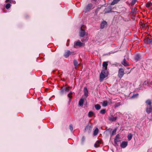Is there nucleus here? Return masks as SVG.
I'll use <instances>...</instances> for the list:
<instances>
[{
  "mask_svg": "<svg viewBox=\"0 0 152 152\" xmlns=\"http://www.w3.org/2000/svg\"><path fill=\"white\" fill-rule=\"evenodd\" d=\"M85 28L86 26L84 25H83L81 26L80 28V37H83L86 34V32L83 29Z\"/></svg>",
  "mask_w": 152,
  "mask_h": 152,
  "instance_id": "2",
  "label": "nucleus"
},
{
  "mask_svg": "<svg viewBox=\"0 0 152 152\" xmlns=\"http://www.w3.org/2000/svg\"><path fill=\"white\" fill-rule=\"evenodd\" d=\"M69 87H65L64 88H62L61 89V93L63 94H66L69 91Z\"/></svg>",
  "mask_w": 152,
  "mask_h": 152,
  "instance_id": "4",
  "label": "nucleus"
},
{
  "mask_svg": "<svg viewBox=\"0 0 152 152\" xmlns=\"http://www.w3.org/2000/svg\"><path fill=\"white\" fill-rule=\"evenodd\" d=\"M138 94H135L134 95L132 96V98H136L137 96L138 95Z\"/></svg>",
  "mask_w": 152,
  "mask_h": 152,
  "instance_id": "36",
  "label": "nucleus"
},
{
  "mask_svg": "<svg viewBox=\"0 0 152 152\" xmlns=\"http://www.w3.org/2000/svg\"><path fill=\"white\" fill-rule=\"evenodd\" d=\"M108 72L107 70L106 69H103L102 70L100 75L99 80L100 81H102L105 77L108 76Z\"/></svg>",
  "mask_w": 152,
  "mask_h": 152,
  "instance_id": "1",
  "label": "nucleus"
},
{
  "mask_svg": "<svg viewBox=\"0 0 152 152\" xmlns=\"http://www.w3.org/2000/svg\"><path fill=\"white\" fill-rule=\"evenodd\" d=\"M120 1V0H113L111 4V5H114L117 4Z\"/></svg>",
  "mask_w": 152,
  "mask_h": 152,
  "instance_id": "16",
  "label": "nucleus"
},
{
  "mask_svg": "<svg viewBox=\"0 0 152 152\" xmlns=\"http://www.w3.org/2000/svg\"><path fill=\"white\" fill-rule=\"evenodd\" d=\"M100 143V142L99 140H97L94 145V146L95 148H97L99 147V145Z\"/></svg>",
  "mask_w": 152,
  "mask_h": 152,
  "instance_id": "12",
  "label": "nucleus"
},
{
  "mask_svg": "<svg viewBox=\"0 0 152 152\" xmlns=\"http://www.w3.org/2000/svg\"><path fill=\"white\" fill-rule=\"evenodd\" d=\"M107 65L108 64L107 62H104L103 63L102 66L104 68V69H106L107 70Z\"/></svg>",
  "mask_w": 152,
  "mask_h": 152,
  "instance_id": "14",
  "label": "nucleus"
},
{
  "mask_svg": "<svg viewBox=\"0 0 152 152\" xmlns=\"http://www.w3.org/2000/svg\"><path fill=\"white\" fill-rule=\"evenodd\" d=\"M11 3H13L14 4H15L16 3V2L15 1H13V0H12Z\"/></svg>",
  "mask_w": 152,
  "mask_h": 152,
  "instance_id": "38",
  "label": "nucleus"
},
{
  "mask_svg": "<svg viewBox=\"0 0 152 152\" xmlns=\"http://www.w3.org/2000/svg\"><path fill=\"white\" fill-rule=\"evenodd\" d=\"M92 5L91 4H89L87 5L85 9L84 12H86L88 11L92 8Z\"/></svg>",
  "mask_w": 152,
  "mask_h": 152,
  "instance_id": "5",
  "label": "nucleus"
},
{
  "mask_svg": "<svg viewBox=\"0 0 152 152\" xmlns=\"http://www.w3.org/2000/svg\"><path fill=\"white\" fill-rule=\"evenodd\" d=\"M10 6H11L10 4L8 3V4H7L6 5L5 7L7 9H8L10 7Z\"/></svg>",
  "mask_w": 152,
  "mask_h": 152,
  "instance_id": "30",
  "label": "nucleus"
},
{
  "mask_svg": "<svg viewBox=\"0 0 152 152\" xmlns=\"http://www.w3.org/2000/svg\"><path fill=\"white\" fill-rule=\"evenodd\" d=\"M71 54V53L70 52L69 50H68L65 53L64 56L65 57L67 58Z\"/></svg>",
  "mask_w": 152,
  "mask_h": 152,
  "instance_id": "9",
  "label": "nucleus"
},
{
  "mask_svg": "<svg viewBox=\"0 0 152 152\" xmlns=\"http://www.w3.org/2000/svg\"><path fill=\"white\" fill-rule=\"evenodd\" d=\"M132 135L131 134H129L128 136V138L129 140H130L132 138Z\"/></svg>",
  "mask_w": 152,
  "mask_h": 152,
  "instance_id": "26",
  "label": "nucleus"
},
{
  "mask_svg": "<svg viewBox=\"0 0 152 152\" xmlns=\"http://www.w3.org/2000/svg\"><path fill=\"white\" fill-rule=\"evenodd\" d=\"M74 64L75 68L77 69L78 65V62L76 60H74Z\"/></svg>",
  "mask_w": 152,
  "mask_h": 152,
  "instance_id": "25",
  "label": "nucleus"
},
{
  "mask_svg": "<svg viewBox=\"0 0 152 152\" xmlns=\"http://www.w3.org/2000/svg\"><path fill=\"white\" fill-rule=\"evenodd\" d=\"M84 100L83 99V98H81L79 102V104L80 106H82L83 102H84Z\"/></svg>",
  "mask_w": 152,
  "mask_h": 152,
  "instance_id": "13",
  "label": "nucleus"
},
{
  "mask_svg": "<svg viewBox=\"0 0 152 152\" xmlns=\"http://www.w3.org/2000/svg\"><path fill=\"white\" fill-rule=\"evenodd\" d=\"M127 145V142H123L121 143V146L123 148H125Z\"/></svg>",
  "mask_w": 152,
  "mask_h": 152,
  "instance_id": "7",
  "label": "nucleus"
},
{
  "mask_svg": "<svg viewBox=\"0 0 152 152\" xmlns=\"http://www.w3.org/2000/svg\"><path fill=\"white\" fill-rule=\"evenodd\" d=\"M150 42H151V40L150 39H148V43Z\"/></svg>",
  "mask_w": 152,
  "mask_h": 152,
  "instance_id": "40",
  "label": "nucleus"
},
{
  "mask_svg": "<svg viewBox=\"0 0 152 152\" xmlns=\"http://www.w3.org/2000/svg\"><path fill=\"white\" fill-rule=\"evenodd\" d=\"M150 84H151V85H152V81L151 82V83H150Z\"/></svg>",
  "mask_w": 152,
  "mask_h": 152,
  "instance_id": "41",
  "label": "nucleus"
},
{
  "mask_svg": "<svg viewBox=\"0 0 152 152\" xmlns=\"http://www.w3.org/2000/svg\"><path fill=\"white\" fill-rule=\"evenodd\" d=\"M85 140V137H83L82 138V141H83Z\"/></svg>",
  "mask_w": 152,
  "mask_h": 152,
  "instance_id": "39",
  "label": "nucleus"
},
{
  "mask_svg": "<svg viewBox=\"0 0 152 152\" xmlns=\"http://www.w3.org/2000/svg\"><path fill=\"white\" fill-rule=\"evenodd\" d=\"M94 114V113L90 111L89 112L88 114V116L89 117L92 116Z\"/></svg>",
  "mask_w": 152,
  "mask_h": 152,
  "instance_id": "29",
  "label": "nucleus"
},
{
  "mask_svg": "<svg viewBox=\"0 0 152 152\" xmlns=\"http://www.w3.org/2000/svg\"><path fill=\"white\" fill-rule=\"evenodd\" d=\"M147 7L148 8H151L152 7V3H148L146 4Z\"/></svg>",
  "mask_w": 152,
  "mask_h": 152,
  "instance_id": "24",
  "label": "nucleus"
},
{
  "mask_svg": "<svg viewBox=\"0 0 152 152\" xmlns=\"http://www.w3.org/2000/svg\"><path fill=\"white\" fill-rule=\"evenodd\" d=\"M124 74V70L122 68H120L118 71V76L120 78H121Z\"/></svg>",
  "mask_w": 152,
  "mask_h": 152,
  "instance_id": "3",
  "label": "nucleus"
},
{
  "mask_svg": "<svg viewBox=\"0 0 152 152\" xmlns=\"http://www.w3.org/2000/svg\"><path fill=\"white\" fill-rule=\"evenodd\" d=\"M121 64L125 66H128L129 65L128 63H127L125 59H124L123 61L121 62Z\"/></svg>",
  "mask_w": 152,
  "mask_h": 152,
  "instance_id": "8",
  "label": "nucleus"
},
{
  "mask_svg": "<svg viewBox=\"0 0 152 152\" xmlns=\"http://www.w3.org/2000/svg\"><path fill=\"white\" fill-rule=\"evenodd\" d=\"M105 113V110L102 109L100 110V113L102 114H104Z\"/></svg>",
  "mask_w": 152,
  "mask_h": 152,
  "instance_id": "31",
  "label": "nucleus"
},
{
  "mask_svg": "<svg viewBox=\"0 0 152 152\" xmlns=\"http://www.w3.org/2000/svg\"><path fill=\"white\" fill-rule=\"evenodd\" d=\"M75 45L77 46H81L83 45V43H81L80 42L78 41L75 43Z\"/></svg>",
  "mask_w": 152,
  "mask_h": 152,
  "instance_id": "18",
  "label": "nucleus"
},
{
  "mask_svg": "<svg viewBox=\"0 0 152 152\" xmlns=\"http://www.w3.org/2000/svg\"><path fill=\"white\" fill-rule=\"evenodd\" d=\"M140 58V56L139 55L137 54L135 56V59L136 60H138Z\"/></svg>",
  "mask_w": 152,
  "mask_h": 152,
  "instance_id": "27",
  "label": "nucleus"
},
{
  "mask_svg": "<svg viewBox=\"0 0 152 152\" xmlns=\"http://www.w3.org/2000/svg\"><path fill=\"white\" fill-rule=\"evenodd\" d=\"M89 129L90 130H91L92 129V127L90 126H88L86 127L85 129Z\"/></svg>",
  "mask_w": 152,
  "mask_h": 152,
  "instance_id": "35",
  "label": "nucleus"
},
{
  "mask_svg": "<svg viewBox=\"0 0 152 152\" xmlns=\"http://www.w3.org/2000/svg\"><path fill=\"white\" fill-rule=\"evenodd\" d=\"M146 103L148 105L147 106H151V102L150 100L148 99L147 100H146Z\"/></svg>",
  "mask_w": 152,
  "mask_h": 152,
  "instance_id": "21",
  "label": "nucleus"
},
{
  "mask_svg": "<svg viewBox=\"0 0 152 152\" xmlns=\"http://www.w3.org/2000/svg\"><path fill=\"white\" fill-rule=\"evenodd\" d=\"M146 110L148 114L150 113L152 111V106H147Z\"/></svg>",
  "mask_w": 152,
  "mask_h": 152,
  "instance_id": "6",
  "label": "nucleus"
},
{
  "mask_svg": "<svg viewBox=\"0 0 152 152\" xmlns=\"http://www.w3.org/2000/svg\"><path fill=\"white\" fill-rule=\"evenodd\" d=\"M116 117L111 116L109 118V120L111 121H115L116 120Z\"/></svg>",
  "mask_w": 152,
  "mask_h": 152,
  "instance_id": "15",
  "label": "nucleus"
},
{
  "mask_svg": "<svg viewBox=\"0 0 152 152\" xmlns=\"http://www.w3.org/2000/svg\"><path fill=\"white\" fill-rule=\"evenodd\" d=\"M95 107L96 110H99L101 108V106L99 104H96L95 105Z\"/></svg>",
  "mask_w": 152,
  "mask_h": 152,
  "instance_id": "23",
  "label": "nucleus"
},
{
  "mask_svg": "<svg viewBox=\"0 0 152 152\" xmlns=\"http://www.w3.org/2000/svg\"><path fill=\"white\" fill-rule=\"evenodd\" d=\"M137 0H132L131 3V6H132L135 4Z\"/></svg>",
  "mask_w": 152,
  "mask_h": 152,
  "instance_id": "28",
  "label": "nucleus"
},
{
  "mask_svg": "<svg viewBox=\"0 0 152 152\" xmlns=\"http://www.w3.org/2000/svg\"><path fill=\"white\" fill-rule=\"evenodd\" d=\"M107 22L104 21L102 22L101 24V28H104V27L107 25Z\"/></svg>",
  "mask_w": 152,
  "mask_h": 152,
  "instance_id": "10",
  "label": "nucleus"
},
{
  "mask_svg": "<svg viewBox=\"0 0 152 152\" xmlns=\"http://www.w3.org/2000/svg\"><path fill=\"white\" fill-rule=\"evenodd\" d=\"M112 9L111 8H108L105 9L104 10V11L105 13H108L109 12H110L111 11Z\"/></svg>",
  "mask_w": 152,
  "mask_h": 152,
  "instance_id": "20",
  "label": "nucleus"
},
{
  "mask_svg": "<svg viewBox=\"0 0 152 152\" xmlns=\"http://www.w3.org/2000/svg\"><path fill=\"white\" fill-rule=\"evenodd\" d=\"M72 92H70L69 94H68V97L70 99L72 97Z\"/></svg>",
  "mask_w": 152,
  "mask_h": 152,
  "instance_id": "33",
  "label": "nucleus"
},
{
  "mask_svg": "<svg viewBox=\"0 0 152 152\" xmlns=\"http://www.w3.org/2000/svg\"><path fill=\"white\" fill-rule=\"evenodd\" d=\"M108 102L107 101H104L103 102L102 105L103 107H106L107 106Z\"/></svg>",
  "mask_w": 152,
  "mask_h": 152,
  "instance_id": "22",
  "label": "nucleus"
},
{
  "mask_svg": "<svg viewBox=\"0 0 152 152\" xmlns=\"http://www.w3.org/2000/svg\"><path fill=\"white\" fill-rule=\"evenodd\" d=\"M116 129H114L112 131V132L111 133V135L113 136V135H114L115 134V132H116Z\"/></svg>",
  "mask_w": 152,
  "mask_h": 152,
  "instance_id": "32",
  "label": "nucleus"
},
{
  "mask_svg": "<svg viewBox=\"0 0 152 152\" xmlns=\"http://www.w3.org/2000/svg\"><path fill=\"white\" fill-rule=\"evenodd\" d=\"M69 129L70 130L72 131L73 130V127L72 124H70L69 126Z\"/></svg>",
  "mask_w": 152,
  "mask_h": 152,
  "instance_id": "34",
  "label": "nucleus"
},
{
  "mask_svg": "<svg viewBox=\"0 0 152 152\" xmlns=\"http://www.w3.org/2000/svg\"><path fill=\"white\" fill-rule=\"evenodd\" d=\"M119 141V137L118 135H117L116 136L115 138V139L114 142L115 144H117V142Z\"/></svg>",
  "mask_w": 152,
  "mask_h": 152,
  "instance_id": "17",
  "label": "nucleus"
},
{
  "mask_svg": "<svg viewBox=\"0 0 152 152\" xmlns=\"http://www.w3.org/2000/svg\"><path fill=\"white\" fill-rule=\"evenodd\" d=\"M84 95L86 96V97L88 96V91L86 87H85L84 88Z\"/></svg>",
  "mask_w": 152,
  "mask_h": 152,
  "instance_id": "11",
  "label": "nucleus"
},
{
  "mask_svg": "<svg viewBox=\"0 0 152 152\" xmlns=\"http://www.w3.org/2000/svg\"><path fill=\"white\" fill-rule=\"evenodd\" d=\"M99 132V130L98 128H96L94 131V133H93V134L95 136L97 135Z\"/></svg>",
  "mask_w": 152,
  "mask_h": 152,
  "instance_id": "19",
  "label": "nucleus"
},
{
  "mask_svg": "<svg viewBox=\"0 0 152 152\" xmlns=\"http://www.w3.org/2000/svg\"><path fill=\"white\" fill-rule=\"evenodd\" d=\"M11 1H12V0H6L5 1V2H10V3H12Z\"/></svg>",
  "mask_w": 152,
  "mask_h": 152,
  "instance_id": "37",
  "label": "nucleus"
}]
</instances>
